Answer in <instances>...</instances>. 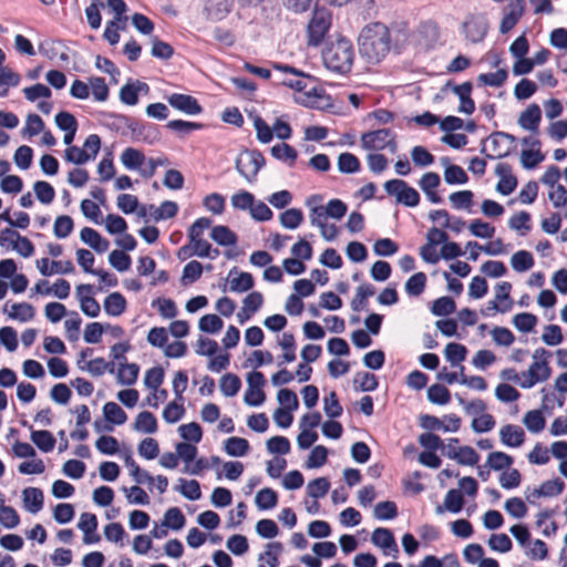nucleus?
<instances>
[{
  "instance_id": "nucleus-11",
  "label": "nucleus",
  "mask_w": 567,
  "mask_h": 567,
  "mask_svg": "<svg viewBox=\"0 0 567 567\" xmlns=\"http://www.w3.org/2000/svg\"><path fill=\"white\" fill-rule=\"evenodd\" d=\"M274 69L280 72H284L285 74H290L297 78L295 81H287V80H280V83L282 85L289 86L298 92H306L307 83L306 79H310L308 75H306L303 72L297 70L293 66H289L287 64L276 63L274 64Z\"/></svg>"
},
{
  "instance_id": "nucleus-53",
  "label": "nucleus",
  "mask_w": 567,
  "mask_h": 567,
  "mask_svg": "<svg viewBox=\"0 0 567 567\" xmlns=\"http://www.w3.org/2000/svg\"><path fill=\"white\" fill-rule=\"evenodd\" d=\"M182 485L176 487V489L187 499L197 501L202 496L200 485L196 480L185 481L183 478L179 480Z\"/></svg>"
},
{
  "instance_id": "nucleus-17",
  "label": "nucleus",
  "mask_w": 567,
  "mask_h": 567,
  "mask_svg": "<svg viewBox=\"0 0 567 567\" xmlns=\"http://www.w3.org/2000/svg\"><path fill=\"white\" fill-rule=\"evenodd\" d=\"M23 505L27 511L37 514L43 507V492L38 487H25L22 491Z\"/></svg>"
},
{
  "instance_id": "nucleus-2",
  "label": "nucleus",
  "mask_w": 567,
  "mask_h": 567,
  "mask_svg": "<svg viewBox=\"0 0 567 567\" xmlns=\"http://www.w3.org/2000/svg\"><path fill=\"white\" fill-rule=\"evenodd\" d=\"M321 55L324 66L337 74H347L352 69L353 45L350 40L343 37L334 41H328Z\"/></svg>"
},
{
  "instance_id": "nucleus-55",
  "label": "nucleus",
  "mask_w": 567,
  "mask_h": 567,
  "mask_svg": "<svg viewBox=\"0 0 567 567\" xmlns=\"http://www.w3.org/2000/svg\"><path fill=\"white\" fill-rule=\"evenodd\" d=\"M537 323V317L529 312H522L513 318V324L522 332H530Z\"/></svg>"
},
{
  "instance_id": "nucleus-8",
  "label": "nucleus",
  "mask_w": 567,
  "mask_h": 567,
  "mask_svg": "<svg viewBox=\"0 0 567 567\" xmlns=\"http://www.w3.org/2000/svg\"><path fill=\"white\" fill-rule=\"evenodd\" d=\"M166 99L172 107L186 115H197L203 112L202 105L192 95L173 93L168 95Z\"/></svg>"
},
{
  "instance_id": "nucleus-58",
  "label": "nucleus",
  "mask_w": 567,
  "mask_h": 567,
  "mask_svg": "<svg viewBox=\"0 0 567 567\" xmlns=\"http://www.w3.org/2000/svg\"><path fill=\"white\" fill-rule=\"evenodd\" d=\"M223 326V320L216 315H205L198 322L199 330L206 333H217Z\"/></svg>"
},
{
  "instance_id": "nucleus-4",
  "label": "nucleus",
  "mask_w": 567,
  "mask_h": 567,
  "mask_svg": "<svg viewBox=\"0 0 567 567\" xmlns=\"http://www.w3.org/2000/svg\"><path fill=\"white\" fill-rule=\"evenodd\" d=\"M361 144L364 150L382 151L388 148L392 154L398 150L395 133L390 128H381L362 134Z\"/></svg>"
},
{
  "instance_id": "nucleus-43",
  "label": "nucleus",
  "mask_w": 567,
  "mask_h": 567,
  "mask_svg": "<svg viewBox=\"0 0 567 567\" xmlns=\"http://www.w3.org/2000/svg\"><path fill=\"white\" fill-rule=\"evenodd\" d=\"M426 276L424 272H416L412 275L405 282V291L409 296L417 297L425 288Z\"/></svg>"
},
{
  "instance_id": "nucleus-30",
  "label": "nucleus",
  "mask_w": 567,
  "mask_h": 567,
  "mask_svg": "<svg viewBox=\"0 0 567 567\" xmlns=\"http://www.w3.org/2000/svg\"><path fill=\"white\" fill-rule=\"evenodd\" d=\"M140 368L136 363H120L117 381L121 384L132 385L138 378Z\"/></svg>"
},
{
  "instance_id": "nucleus-27",
  "label": "nucleus",
  "mask_w": 567,
  "mask_h": 567,
  "mask_svg": "<svg viewBox=\"0 0 567 567\" xmlns=\"http://www.w3.org/2000/svg\"><path fill=\"white\" fill-rule=\"evenodd\" d=\"M255 503L261 511L271 509L278 503V495L272 488L265 487L256 494Z\"/></svg>"
},
{
  "instance_id": "nucleus-36",
  "label": "nucleus",
  "mask_w": 567,
  "mask_h": 567,
  "mask_svg": "<svg viewBox=\"0 0 567 567\" xmlns=\"http://www.w3.org/2000/svg\"><path fill=\"white\" fill-rule=\"evenodd\" d=\"M150 209H154L153 219L158 221L162 219H171L175 217L178 213V205L175 202L165 200L161 204L159 207L150 205Z\"/></svg>"
},
{
  "instance_id": "nucleus-12",
  "label": "nucleus",
  "mask_w": 567,
  "mask_h": 567,
  "mask_svg": "<svg viewBox=\"0 0 567 567\" xmlns=\"http://www.w3.org/2000/svg\"><path fill=\"white\" fill-rule=\"evenodd\" d=\"M542 120L540 107L536 104H529L525 111H523L518 117V125L533 133L538 132V126Z\"/></svg>"
},
{
  "instance_id": "nucleus-21",
  "label": "nucleus",
  "mask_w": 567,
  "mask_h": 567,
  "mask_svg": "<svg viewBox=\"0 0 567 567\" xmlns=\"http://www.w3.org/2000/svg\"><path fill=\"white\" fill-rule=\"evenodd\" d=\"M103 306L107 315L118 317L126 309V300L122 293L112 292L105 298Z\"/></svg>"
},
{
  "instance_id": "nucleus-7",
  "label": "nucleus",
  "mask_w": 567,
  "mask_h": 567,
  "mask_svg": "<svg viewBox=\"0 0 567 567\" xmlns=\"http://www.w3.org/2000/svg\"><path fill=\"white\" fill-rule=\"evenodd\" d=\"M551 369L548 361L533 362L527 371L522 373V381L519 382L520 388L530 389L538 382H544L549 379Z\"/></svg>"
},
{
  "instance_id": "nucleus-35",
  "label": "nucleus",
  "mask_w": 567,
  "mask_h": 567,
  "mask_svg": "<svg viewBox=\"0 0 567 567\" xmlns=\"http://www.w3.org/2000/svg\"><path fill=\"white\" fill-rule=\"evenodd\" d=\"M203 270L204 266L199 261L192 260L187 262L183 269L182 284L184 286L194 284L202 277Z\"/></svg>"
},
{
  "instance_id": "nucleus-31",
  "label": "nucleus",
  "mask_w": 567,
  "mask_h": 567,
  "mask_svg": "<svg viewBox=\"0 0 567 567\" xmlns=\"http://www.w3.org/2000/svg\"><path fill=\"white\" fill-rule=\"evenodd\" d=\"M511 266L517 272L527 271L534 266L533 255L527 250H519L513 254Z\"/></svg>"
},
{
  "instance_id": "nucleus-41",
  "label": "nucleus",
  "mask_w": 567,
  "mask_h": 567,
  "mask_svg": "<svg viewBox=\"0 0 567 567\" xmlns=\"http://www.w3.org/2000/svg\"><path fill=\"white\" fill-rule=\"evenodd\" d=\"M427 399L434 404L445 405L451 400V393L443 384H432L427 389Z\"/></svg>"
},
{
  "instance_id": "nucleus-50",
  "label": "nucleus",
  "mask_w": 567,
  "mask_h": 567,
  "mask_svg": "<svg viewBox=\"0 0 567 567\" xmlns=\"http://www.w3.org/2000/svg\"><path fill=\"white\" fill-rule=\"evenodd\" d=\"M11 309L12 311L9 313L10 318L21 322L33 319L35 315L33 306L28 302L13 303Z\"/></svg>"
},
{
  "instance_id": "nucleus-42",
  "label": "nucleus",
  "mask_w": 567,
  "mask_h": 567,
  "mask_svg": "<svg viewBox=\"0 0 567 567\" xmlns=\"http://www.w3.org/2000/svg\"><path fill=\"white\" fill-rule=\"evenodd\" d=\"M185 516L178 507H171L164 514L163 526L178 530L185 525Z\"/></svg>"
},
{
  "instance_id": "nucleus-54",
  "label": "nucleus",
  "mask_w": 567,
  "mask_h": 567,
  "mask_svg": "<svg viewBox=\"0 0 567 567\" xmlns=\"http://www.w3.org/2000/svg\"><path fill=\"white\" fill-rule=\"evenodd\" d=\"M328 457V449L323 445L315 446L306 462L308 468H318L326 464Z\"/></svg>"
},
{
  "instance_id": "nucleus-29",
  "label": "nucleus",
  "mask_w": 567,
  "mask_h": 567,
  "mask_svg": "<svg viewBox=\"0 0 567 567\" xmlns=\"http://www.w3.org/2000/svg\"><path fill=\"white\" fill-rule=\"evenodd\" d=\"M20 523V517L17 511L4 504V498L0 497V524L9 529L17 527Z\"/></svg>"
},
{
  "instance_id": "nucleus-62",
  "label": "nucleus",
  "mask_w": 567,
  "mask_h": 567,
  "mask_svg": "<svg viewBox=\"0 0 567 567\" xmlns=\"http://www.w3.org/2000/svg\"><path fill=\"white\" fill-rule=\"evenodd\" d=\"M266 446L269 453L281 455L288 454L291 449L289 440L280 435L270 437Z\"/></svg>"
},
{
  "instance_id": "nucleus-6",
  "label": "nucleus",
  "mask_w": 567,
  "mask_h": 567,
  "mask_svg": "<svg viewBox=\"0 0 567 567\" xmlns=\"http://www.w3.org/2000/svg\"><path fill=\"white\" fill-rule=\"evenodd\" d=\"M465 38L472 43L484 40L488 30V21L484 14H470L462 23Z\"/></svg>"
},
{
  "instance_id": "nucleus-16",
  "label": "nucleus",
  "mask_w": 567,
  "mask_h": 567,
  "mask_svg": "<svg viewBox=\"0 0 567 567\" xmlns=\"http://www.w3.org/2000/svg\"><path fill=\"white\" fill-rule=\"evenodd\" d=\"M80 238L97 254L105 252L110 247L109 240L103 238L99 231L91 227H84L80 233Z\"/></svg>"
},
{
  "instance_id": "nucleus-61",
  "label": "nucleus",
  "mask_w": 567,
  "mask_h": 567,
  "mask_svg": "<svg viewBox=\"0 0 567 567\" xmlns=\"http://www.w3.org/2000/svg\"><path fill=\"white\" fill-rule=\"evenodd\" d=\"M137 451L142 457L146 460H154L159 454V446L155 439L146 437L138 444Z\"/></svg>"
},
{
  "instance_id": "nucleus-15",
  "label": "nucleus",
  "mask_w": 567,
  "mask_h": 567,
  "mask_svg": "<svg viewBox=\"0 0 567 567\" xmlns=\"http://www.w3.org/2000/svg\"><path fill=\"white\" fill-rule=\"evenodd\" d=\"M501 442L508 447H519L525 440V432L518 425L506 424L499 430Z\"/></svg>"
},
{
  "instance_id": "nucleus-9",
  "label": "nucleus",
  "mask_w": 567,
  "mask_h": 567,
  "mask_svg": "<svg viewBox=\"0 0 567 567\" xmlns=\"http://www.w3.org/2000/svg\"><path fill=\"white\" fill-rule=\"evenodd\" d=\"M371 540L375 546L383 549L384 555H393L396 557L399 547L395 543L393 533L389 528H375L372 533Z\"/></svg>"
},
{
  "instance_id": "nucleus-34",
  "label": "nucleus",
  "mask_w": 567,
  "mask_h": 567,
  "mask_svg": "<svg viewBox=\"0 0 567 567\" xmlns=\"http://www.w3.org/2000/svg\"><path fill=\"white\" fill-rule=\"evenodd\" d=\"M282 549L284 546L280 542L268 543L266 551L259 554L258 560L262 561L266 559L269 567H279V555Z\"/></svg>"
},
{
  "instance_id": "nucleus-28",
  "label": "nucleus",
  "mask_w": 567,
  "mask_h": 567,
  "mask_svg": "<svg viewBox=\"0 0 567 567\" xmlns=\"http://www.w3.org/2000/svg\"><path fill=\"white\" fill-rule=\"evenodd\" d=\"M338 169L342 174H353L360 171L361 164L359 158L352 153H341L338 156Z\"/></svg>"
},
{
  "instance_id": "nucleus-1",
  "label": "nucleus",
  "mask_w": 567,
  "mask_h": 567,
  "mask_svg": "<svg viewBox=\"0 0 567 567\" xmlns=\"http://www.w3.org/2000/svg\"><path fill=\"white\" fill-rule=\"evenodd\" d=\"M360 54L370 63L380 62L390 51L391 38L386 25L374 22L365 25L358 38Z\"/></svg>"
},
{
  "instance_id": "nucleus-32",
  "label": "nucleus",
  "mask_w": 567,
  "mask_h": 567,
  "mask_svg": "<svg viewBox=\"0 0 567 567\" xmlns=\"http://www.w3.org/2000/svg\"><path fill=\"white\" fill-rule=\"evenodd\" d=\"M444 354L452 365H458L465 360L467 349L461 343L450 342L444 349Z\"/></svg>"
},
{
  "instance_id": "nucleus-48",
  "label": "nucleus",
  "mask_w": 567,
  "mask_h": 567,
  "mask_svg": "<svg viewBox=\"0 0 567 567\" xmlns=\"http://www.w3.org/2000/svg\"><path fill=\"white\" fill-rule=\"evenodd\" d=\"M330 488V482L327 477H318L307 485V493L310 497L318 499L326 496Z\"/></svg>"
},
{
  "instance_id": "nucleus-18",
  "label": "nucleus",
  "mask_w": 567,
  "mask_h": 567,
  "mask_svg": "<svg viewBox=\"0 0 567 567\" xmlns=\"http://www.w3.org/2000/svg\"><path fill=\"white\" fill-rule=\"evenodd\" d=\"M141 91L147 92L148 85L141 81L127 83L120 90V100L126 105H136L138 102V92Z\"/></svg>"
},
{
  "instance_id": "nucleus-22",
  "label": "nucleus",
  "mask_w": 567,
  "mask_h": 567,
  "mask_svg": "<svg viewBox=\"0 0 567 567\" xmlns=\"http://www.w3.org/2000/svg\"><path fill=\"white\" fill-rule=\"evenodd\" d=\"M144 162L145 155L136 148L127 147L121 154V163L125 168L130 171L141 168Z\"/></svg>"
},
{
  "instance_id": "nucleus-44",
  "label": "nucleus",
  "mask_w": 567,
  "mask_h": 567,
  "mask_svg": "<svg viewBox=\"0 0 567 567\" xmlns=\"http://www.w3.org/2000/svg\"><path fill=\"white\" fill-rule=\"evenodd\" d=\"M373 515L379 520H389L398 516V507L392 501L380 502L374 506Z\"/></svg>"
},
{
  "instance_id": "nucleus-13",
  "label": "nucleus",
  "mask_w": 567,
  "mask_h": 567,
  "mask_svg": "<svg viewBox=\"0 0 567 567\" xmlns=\"http://www.w3.org/2000/svg\"><path fill=\"white\" fill-rule=\"evenodd\" d=\"M565 483L559 477H556L554 480L546 481L542 483L539 487L534 488L527 496V501L533 503L532 498L557 496L563 493Z\"/></svg>"
},
{
  "instance_id": "nucleus-45",
  "label": "nucleus",
  "mask_w": 567,
  "mask_h": 567,
  "mask_svg": "<svg viewBox=\"0 0 567 567\" xmlns=\"http://www.w3.org/2000/svg\"><path fill=\"white\" fill-rule=\"evenodd\" d=\"M353 383L362 392L374 391L379 385L378 378L373 373L369 372H358L354 375Z\"/></svg>"
},
{
  "instance_id": "nucleus-37",
  "label": "nucleus",
  "mask_w": 567,
  "mask_h": 567,
  "mask_svg": "<svg viewBox=\"0 0 567 567\" xmlns=\"http://www.w3.org/2000/svg\"><path fill=\"white\" fill-rule=\"evenodd\" d=\"M33 190L37 199L44 205L51 204L55 197L53 186L45 181L35 182L33 184Z\"/></svg>"
},
{
  "instance_id": "nucleus-64",
  "label": "nucleus",
  "mask_w": 567,
  "mask_h": 567,
  "mask_svg": "<svg viewBox=\"0 0 567 567\" xmlns=\"http://www.w3.org/2000/svg\"><path fill=\"white\" fill-rule=\"evenodd\" d=\"M464 505V498L460 489H450L444 498V508L451 513H458Z\"/></svg>"
},
{
  "instance_id": "nucleus-40",
  "label": "nucleus",
  "mask_w": 567,
  "mask_h": 567,
  "mask_svg": "<svg viewBox=\"0 0 567 567\" xmlns=\"http://www.w3.org/2000/svg\"><path fill=\"white\" fill-rule=\"evenodd\" d=\"M271 155L279 161L287 162L289 166H292L297 159L296 150L287 143L272 146Z\"/></svg>"
},
{
  "instance_id": "nucleus-46",
  "label": "nucleus",
  "mask_w": 567,
  "mask_h": 567,
  "mask_svg": "<svg viewBox=\"0 0 567 567\" xmlns=\"http://www.w3.org/2000/svg\"><path fill=\"white\" fill-rule=\"evenodd\" d=\"M121 118H123L125 122H128L127 127L131 128V131L135 133L137 136L144 134L143 138L145 141H148L150 143H152L153 140L156 138L158 134L156 127L153 125H140L137 122L132 121L125 116H122Z\"/></svg>"
},
{
  "instance_id": "nucleus-26",
  "label": "nucleus",
  "mask_w": 567,
  "mask_h": 567,
  "mask_svg": "<svg viewBox=\"0 0 567 567\" xmlns=\"http://www.w3.org/2000/svg\"><path fill=\"white\" fill-rule=\"evenodd\" d=\"M249 442L246 439L231 436L225 441L224 450L230 456H244L249 451Z\"/></svg>"
},
{
  "instance_id": "nucleus-33",
  "label": "nucleus",
  "mask_w": 567,
  "mask_h": 567,
  "mask_svg": "<svg viewBox=\"0 0 567 567\" xmlns=\"http://www.w3.org/2000/svg\"><path fill=\"white\" fill-rule=\"evenodd\" d=\"M513 462V457L504 452H492L487 456L486 466L494 471H502L509 468Z\"/></svg>"
},
{
  "instance_id": "nucleus-63",
  "label": "nucleus",
  "mask_w": 567,
  "mask_h": 567,
  "mask_svg": "<svg viewBox=\"0 0 567 567\" xmlns=\"http://www.w3.org/2000/svg\"><path fill=\"white\" fill-rule=\"evenodd\" d=\"M73 219L68 215L56 217L53 225V233L58 238H66L73 230Z\"/></svg>"
},
{
  "instance_id": "nucleus-5",
  "label": "nucleus",
  "mask_w": 567,
  "mask_h": 567,
  "mask_svg": "<svg viewBox=\"0 0 567 567\" xmlns=\"http://www.w3.org/2000/svg\"><path fill=\"white\" fill-rule=\"evenodd\" d=\"M331 27V12L326 8H316L308 24V43L317 47Z\"/></svg>"
},
{
  "instance_id": "nucleus-14",
  "label": "nucleus",
  "mask_w": 567,
  "mask_h": 567,
  "mask_svg": "<svg viewBox=\"0 0 567 567\" xmlns=\"http://www.w3.org/2000/svg\"><path fill=\"white\" fill-rule=\"evenodd\" d=\"M233 7V0H206L204 11L207 19L220 21L225 19Z\"/></svg>"
},
{
  "instance_id": "nucleus-56",
  "label": "nucleus",
  "mask_w": 567,
  "mask_h": 567,
  "mask_svg": "<svg viewBox=\"0 0 567 567\" xmlns=\"http://www.w3.org/2000/svg\"><path fill=\"white\" fill-rule=\"evenodd\" d=\"M444 181L449 185L465 184L468 181V177L461 166L449 165L444 171Z\"/></svg>"
},
{
  "instance_id": "nucleus-51",
  "label": "nucleus",
  "mask_w": 567,
  "mask_h": 567,
  "mask_svg": "<svg viewBox=\"0 0 567 567\" xmlns=\"http://www.w3.org/2000/svg\"><path fill=\"white\" fill-rule=\"evenodd\" d=\"M109 262L113 268L117 271L123 272L128 270L131 267L132 260L131 257L124 252L123 250H112L109 255Z\"/></svg>"
},
{
  "instance_id": "nucleus-25",
  "label": "nucleus",
  "mask_w": 567,
  "mask_h": 567,
  "mask_svg": "<svg viewBox=\"0 0 567 567\" xmlns=\"http://www.w3.org/2000/svg\"><path fill=\"white\" fill-rule=\"evenodd\" d=\"M103 415L107 422L115 425H122L127 420L125 411L115 402H106L104 404Z\"/></svg>"
},
{
  "instance_id": "nucleus-52",
  "label": "nucleus",
  "mask_w": 567,
  "mask_h": 567,
  "mask_svg": "<svg viewBox=\"0 0 567 567\" xmlns=\"http://www.w3.org/2000/svg\"><path fill=\"white\" fill-rule=\"evenodd\" d=\"M254 277L249 272H240L238 277L229 282V289L234 292H246L254 287Z\"/></svg>"
},
{
  "instance_id": "nucleus-39",
  "label": "nucleus",
  "mask_w": 567,
  "mask_h": 567,
  "mask_svg": "<svg viewBox=\"0 0 567 567\" xmlns=\"http://www.w3.org/2000/svg\"><path fill=\"white\" fill-rule=\"evenodd\" d=\"M280 224L287 229H296L303 221V214L299 208H289L280 214Z\"/></svg>"
},
{
  "instance_id": "nucleus-3",
  "label": "nucleus",
  "mask_w": 567,
  "mask_h": 567,
  "mask_svg": "<svg viewBox=\"0 0 567 567\" xmlns=\"http://www.w3.org/2000/svg\"><path fill=\"white\" fill-rule=\"evenodd\" d=\"M264 155L258 150H244L235 161L236 171L249 183L257 179L258 172L265 166Z\"/></svg>"
},
{
  "instance_id": "nucleus-60",
  "label": "nucleus",
  "mask_w": 567,
  "mask_h": 567,
  "mask_svg": "<svg viewBox=\"0 0 567 567\" xmlns=\"http://www.w3.org/2000/svg\"><path fill=\"white\" fill-rule=\"evenodd\" d=\"M323 410L324 413L331 419H337L342 414L343 409L334 391L330 392L327 396H324Z\"/></svg>"
},
{
  "instance_id": "nucleus-57",
  "label": "nucleus",
  "mask_w": 567,
  "mask_h": 567,
  "mask_svg": "<svg viewBox=\"0 0 567 567\" xmlns=\"http://www.w3.org/2000/svg\"><path fill=\"white\" fill-rule=\"evenodd\" d=\"M178 432L185 441H189V442H194V443L200 442V440L203 437L202 427L196 422H190V423L181 425L178 427Z\"/></svg>"
},
{
  "instance_id": "nucleus-24",
  "label": "nucleus",
  "mask_w": 567,
  "mask_h": 567,
  "mask_svg": "<svg viewBox=\"0 0 567 567\" xmlns=\"http://www.w3.org/2000/svg\"><path fill=\"white\" fill-rule=\"evenodd\" d=\"M31 441L44 453L51 452L55 446V437L50 431L47 430H32Z\"/></svg>"
},
{
  "instance_id": "nucleus-19",
  "label": "nucleus",
  "mask_w": 567,
  "mask_h": 567,
  "mask_svg": "<svg viewBox=\"0 0 567 567\" xmlns=\"http://www.w3.org/2000/svg\"><path fill=\"white\" fill-rule=\"evenodd\" d=\"M446 456L456 460L461 465L470 466L475 465L480 460V455L471 446H462L458 450L447 451Z\"/></svg>"
},
{
  "instance_id": "nucleus-47",
  "label": "nucleus",
  "mask_w": 567,
  "mask_h": 567,
  "mask_svg": "<svg viewBox=\"0 0 567 567\" xmlns=\"http://www.w3.org/2000/svg\"><path fill=\"white\" fill-rule=\"evenodd\" d=\"M527 430L532 433H539L545 427V417L538 410L528 411L523 420Z\"/></svg>"
},
{
  "instance_id": "nucleus-23",
  "label": "nucleus",
  "mask_w": 567,
  "mask_h": 567,
  "mask_svg": "<svg viewBox=\"0 0 567 567\" xmlns=\"http://www.w3.org/2000/svg\"><path fill=\"white\" fill-rule=\"evenodd\" d=\"M210 238L220 246H235L237 244V235L227 226L218 225L212 228Z\"/></svg>"
},
{
  "instance_id": "nucleus-10",
  "label": "nucleus",
  "mask_w": 567,
  "mask_h": 567,
  "mask_svg": "<svg viewBox=\"0 0 567 567\" xmlns=\"http://www.w3.org/2000/svg\"><path fill=\"white\" fill-rule=\"evenodd\" d=\"M525 10V0H513L506 8V12L502 19L499 31L507 33L519 21Z\"/></svg>"
},
{
  "instance_id": "nucleus-59",
  "label": "nucleus",
  "mask_w": 567,
  "mask_h": 567,
  "mask_svg": "<svg viewBox=\"0 0 567 567\" xmlns=\"http://www.w3.org/2000/svg\"><path fill=\"white\" fill-rule=\"evenodd\" d=\"M545 159L540 150H523L520 153L522 166L526 169L535 168Z\"/></svg>"
},
{
  "instance_id": "nucleus-49",
  "label": "nucleus",
  "mask_w": 567,
  "mask_h": 567,
  "mask_svg": "<svg viewBox=\"0 0 567 567\" xmlns=\"http://www.w3.org/2000/svg\"><path fill=\"white\" fill-rule=\"evenodd\" d=\"M456 305L451 297H440L433 301L431 311L434 316L443 317L453 313Z\"/></svg>"
},
{
  "instance_id": "nucleus-20",
  "label": "nucleus",
  "mask_w": 567,
  "mask_h": 567,
  "mask_svg": "<svg viewBox=\"0 0 567 567\" xmlns=\"http://www.w3.org/2000/svg\"><path fill=\"white\" fill-rule=\"evenodd\" d=\"M133 430L141 433L153 434L157 431V420L155 415L148 411H143L137 414Z\"/></svg>"
},
{
  "instance_id": "nucleus-38",
  "label": "nucleus",
  "mask_w": 567,
  "mask_h": 567,
  "mask_svg": "<svg viewBox=\"0 0 567 567\" xmlns=\"http://www.w3.org/2000/svg\"><path fill=\"white\" fill-rule=\"evenodd\" d=\"M241 386L239 377L233 373H226L220 378L219 388L225 396L236 395Z\"/></svg>"
}]
</instances>
